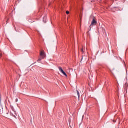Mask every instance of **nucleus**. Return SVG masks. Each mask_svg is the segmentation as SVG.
Listing matches in <instances>:
<instances>
[{
  "label": "nucleus",
  "instance_id": "nucleus-4",
  "mask_svg": "<svg viewBox=\"0 0 128 128\" xmlns=\"http://www.w3.org/2000/svg\"><path fill=\"white\" fill-rule=\"evenodd\" d=\"M43 22H44V24L46 23V16H45L44 18Z\"/></svg>",
  "mask_w": 128,
  "mask_h": 128
},
{
  "label": "nucleus",
  "instance_id": "nucleus-3",
  "mask_svg": "<svg viewBox=\"0 0 128 128\" xmlns=\"http://www.w3.org/2000/svg\"><path fill=\"white\" fill-rule=\"evenodd\" d=\"M98 24V22L96 20V18H94L92 22L91 26H96Z\"/></svg>",
  "mask_w": 128,
  "mask_h": 128
},
{
  "label": "nucleus",
  "instance_id": "nucleus-10",
  "mask_svg": "<svg viewBox=\"0 0 128 128\" xmlns=\"http://www.w3.org/2000/svg\"><path fill=\"white\" fill-rule=\"evenodd\" d=\"M10 115L12 116H14V118H16V116L14 115V114H11Z\"/></svg>",
  "mask_w": 128,
  "mask_h": 128
},
{
  "label": "nucleus",
  "instance_id": "nucleus-17",
  "mask_svg": "<svg viewBox=\"0 0 128 128\" xmlns=\"http://www.w3.org/2000/svg\"><path fill=\"white\" fill-rule=\"evenodd\" d=\"M16 102H18V99H16Z\"/></svg>",
  "mask_w": 128,
  "mask_h": 128
},
{
  "label": "nucleus",
  "instance_id": "nucleus-8",
  "mask_svg": "<svg viewBox=\"0 0 128 128\" xmlns=\"http://www.w3.org/2000/svg\"><path fill=\"white\" fill-rule=\"evenodd\" d=\"M102 30L103 32L104 33L106 32V29H104V28H102Z\"/></svg>",
  "mask_w": 128,
  "mask_h": 128
},
{
  "label": "nucleus",
  "instance_id": "nucleus-12",
  "mask_svg": "<svg viewBox=\"0 0 128 128\" xmlns=\"http://www.w3.org/2000/svg\"><path fill=\"white\" fill-rule=\"evenodd\" d=\"M82 54H84V48L82 49Z\"/></svg>",
  "mask_w": 128,
  "mask_h": 128
},
{
  "label": "nucleus",
  "instance_id": "nucleus-15",
  "mask_svg": "<svg viewBox=\"0 0 128 128\" xmlns=\"http://www.w3.org/2000/svg\"><path fill=\"white\" fill-rule=\"evenodd\" d=\"M9 114V112H7V113H6V114Z\"/></svg>",
  "mask_w": 128,
  "mask_h": 128
},
{
  "label": "nucleus",
  "instance_id": "nucleus-7",
  "mask_svg": "<svg viewBox=\"0 0 128 128\" xmlns=\"http://www.w3.org/2000/svg\"><path fill=\"white\" fill-rule=\"evenodd\" d=\"M0 104H2V96L0 94Z\"/></svg>",
  "mask_w": 128,
  "mask_h": 128
},
{
  "label": "nucleus",
  "instance_id": "nucleus-16",
  "mask_svg": "<svg viewBox=\"0 0 128 128\" xmlns=\"http://www.w3.org/2000/svg\"><path fill=\"white\" fill-rule=\"evenodd\" d=\"M126 74H128V70H126Z\"/></svg>",
  "mask_w": 128,
  "mask_h": 128
},
{
  "label": "nucleus",
  "instance_id": "nucleus-6",
  "mask_svg": "<svg viewBox=\"0 0 128 128\" xmlns=\"http://www.w3.org/2000/svg\"><path fill=\"white\" fill-rule=\"evenodd\" d=\"M10 108L13 112H14V106H11Z\"/></svg>",
  "mask_w": 128,
  "mask_h": 128
},
{
  "label": "nucleus",
  "instance_id": "nucleus-19",
  "mask_svg": "<svg viewBox=\"0 0 128 128\" xmlns=\"http://www.w3.org/2000/svg\"><path fill=\"white\" fill-rule=\"evenodd\" d=\"M114 122H116V121H114Z\"/></svg>",
  "mask_w": 128,
  "mask_h": 128
},
{
  "label": "nucleus",
  "instance_id": "nucleus-11",
  "mask_svg": "<svg viewBox=\"0 0 128 128\" xmlns=\"http://www.w3.org/2000/svg\"><path fill=\"white\" fill-rule=\"evenodd\" d=\"M66 14H70V12L68 11H66Z\"/></svg>",
  "mask_w": 128,
  "mask_h": 128
},
{
  "label": "nucleus",
  "instance_id": "nucleus-5",
  "mask_svg": "<svg viewBox=\"0 0 128 128\" xmlns=\"http://www.w3.org/2000/svg\"><path fill=\"white\" fill-rule=\"evenodd\" d=\"M77 94L78 96V98H80V92H78V90H77Z\"/></svg>",
  "mask_w": 128,
  "mask_h": 128
},
{
  "label": "nucleus",
  "instance_id": "nucleus-13",
  "mask_svg": "<svg viewBox=\"0 0 128 128\" xmlns=\"http://www.w3.org/2000/svg\"><path fill=\"white\" fill-rule=\"evenodd\" d=\"M69 122L70 124V122H72V120L70 119H69Z\"/></svg>",
  "mask_w": 128,
  "mask_h": 128
},
{
  "label": "nucleus",
  "instance_id": "nucleus-2",
  "mask_svg": "<svg viewBox=\"0 0 128 128\" xmlns=\"http://www.w3.org/2000/svg\"><path fill=\"white\" fill-rule=\"evenodd\" d=\"M59 70L60 72H62V74L65 76H68V74H66V73L64 71V70H62V67H58Z\"/></svg>",
  "mask_w": 128,
  "mask_h": 128
},
{
  "label": "nucleus",
  "instance_id": "nucleus-14",
  "mask_svg": "<svg viewBox=\"0 0 128 128\" xmlns=\"http://www.w3.org/2000/svg\"><path fill=\"white\" fill-rule=\"evenodd\" d=\"M2 54H0V58H2Z\"/></svg>",
  "mask_w": 128,
  "mask_h": 128
},
{
  "label": "nucleus",
  "instance_id": "nucleus-18",
  "mask_svg": "<svg viewBox=\"0 0 128 128\" xmlns=\"http://www.w3.org/2000/svg\"><path fill=\"white\" fill-rule=\"evenodd\" d=\"M8 22V20H7V23Z\"/></svg>",
  "mask_w": 128,
  "mask_h": 128
},
{
  "label": "nucleus",
  "instance_id": "nucleus-9",
  "mask_svg": "<svg viewBox=\"0 0 128 128\" xmlns=\"http://www.w3.org/2000/svg\"><path fill=\"white\" fill-rule=\"evenodd\" d=\"M125 86H126V88H128V83L126 84Z\"/></svg>",
  "mask_w": 128,
  "mask_h": 128
},
{
  "label": "nucleus",
  "instance_id": "nucleus-1",
  "mask_svg": "<svg viewBox=\"0 0 128 128\" xmlns=\"http://www.w3.org/2000/svg\"><path fill=\"white\" fill-rule=\"evenodd\" d=\"M40 56H41V58H39V60H38V62H42V60H44V58H46V53H44V52H41Z\"/></svg>",
  "mask_w": 128,
  "mask_h": 128
}]
</instances>
